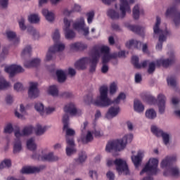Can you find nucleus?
I'll return each mask as SVG.
<instances>
[{
    "mask_svg": "<svg viewBox=\"0 0 180 180\" xmlns=\"http://www.w3.org/2000/svg\"><path fill=\"white\" fill-rule=\"evenodd\" d=\"M81 141L83 144H88V143H91L94 141V135L92 131H87L86 134H82Z\"/></svg>",
    "mask_w": 180,
    "mask_h": 180,
    "instance_id": "nucleus-28",
    "label": "nucleus"
},
{
    "mask_svg": "<svg viewBox=\"0 0 180 180\" xmlns=\"http://www.w3.org/2000/svg\"><path fill=\"white\" fill-rule=\"evenodd\" d=\"M14 89L17 91V92H20V91H23V84L20 82H18L14 84Z\"/></svg>",
    "mask_w": 180,
    "mask_h": 180,
    "instance_id": "nucleus-62",
    "label": "nucleus"
},
{
    "mask_svg": "<svg viewBox=\"0 0 180 180\" xmlns=\"http://www.w3.org/2000/svg\"><path fill=\"white\" fill-rule=\"evenodd\" d=\"M167 54L169 56V58H160L156 60L157 67H161L162 65L164 68H168L169 65H172V64L175 63V51H170Z\"/></svg>",
    "mask_w": 180,
    "mask_h": 180,
    "instance_id": "nucleus-11",
    "label": "nucleus"
},
{
    "mask_svg": "<svg viewBox=\"0 0 180 180\" xmlns=\"http://www.w3.org/2000/svg\"><path fill=\"white\" fill-rule=\"evenodd\" d=\"M62 122L63 124V131H65V138L75 136V131L70 128V117L65 113L63 115Z\"/></svg>",
    "mask_w": 180,
    "mask_h": 180,
    "instance_id": "nucleus-14",
    "label": "nucleus"
},
{
    "mask_svg": "<svg viewBox=\"0 0 180 180\" xmlns=\"http://www.w3.org/2000/svg\"><path fill=\"white\" fill-rule=\"evenodd\" d=\"M128 29L137 34H142V33H144V30H146L144 27L139 25H129Z\"/></svg>",
    "mask_w": 180,
    "mask_h": 180,
    "instance_id": "nucleus-32",
    "label": "nucleus"
},
{
    "mask_svg": "<svg viewBox=\"0 0 180 180\" xmlns=\"http://www.w3.org/2000/svg\"><path fill=\"white\" fill-rule=\"evenodd\" d=\"M160 137H162L165 146H169V134L168 133L163 132Z\"/></svg>",
    "mask_w": 180,
    "mask_h": 180,
    "instance_id": "nucleus-52",
    "label": "nucleus"
},
{
    "mask_svg": "<svg viewBox=\"0 0 180 180\" xmlns=\"http://www.w3.org/2000/svg\"><path fill=\"white\" fill-rule=\"evenodd\" d=\"M91 58L84 57L79 59L76 63H75V67L77 70H86L88 68V64L91 63Z\"/></svg>",
    "mask_w": 180,
    "mask_h": 180,
    "instance_id": "nucleus-19",
    "label": "nucleus"
},
{
    "mask_svg": "<svg viewBox=\"0 0 180 180\" xmlns=\"http://www.w3.org/2000/svg\"><path fill=\"white\" fill-rule=\"evenodd\" d=\"M5 133H8V134H11V133L13 132V126H12V124L8 123L4 128Z\"/></svg>",
    "mask_w": 180,
    "mask_h": 180,
    "instance_id": "nucleus-59",
    "label": "nucleus"
},
{
    "mask_svg": "<svg viewBox=\"0 0 180 180\" xmlns=\"http://www.w3.org/2000/svg\"><path fill=\"white\" fill-rule=\"evenodd\" d=\"M65 113H69L70 116H81L82 111L77 108L75 103L70 102L65 105L63 108Z\"/></svg>",
    "mask_w": 180,
    "mask_h": 180,
    "instance_id": "nucleus-16",
    "label": "nucleus"
},
{
    "mask_svg": "<svg viewBox=\"0 0 180 180\" xmlns=\"http://www.w3.org/2000/svg\"><path fill=\"white\" fill-rule=\"evenodd\" d=\"M56 108H54V107H47L44 109V116H46V115H51V113H53V112H55Z\"/></svg>",
    "mask_w": 180,
    "mask_h": 180,
    "instance_id": "nucleus-63",
    "label": "nucleus"
},
{
    "mask_svg": "<svg viewBox=\"0 0 180 180\" xmlns=\"http://www.w3.org/2000/svg\"><path fill=\"white\" fill-rule=\"evenodd\" d=\"M172 17V20L174 21V23L175 26L178 27L180 25V11H176V8H175L174 6H171L167 8L166 13H165V16L167 18H169V16Z\"/></svg>",
    "mask_w": 180,
    "mask_h": 180,
    "instance_id": "nucleus-12",
    "label": "nucleus"
},
{
    "mask_svg": "<svg viewBox=\"0 0 180 180\" xmlns=\"http://www.w3.org/2000/svg\"><path fill=\"white\" fill-rule=\"evenodd\" d=\"M65 49V45L63 43H57L53 46L49 47L48 52L46 53V60L51 61L56 56V53H60V51H64Z\"/></svg>",
    "mask_w": 180,
    "mask_h": 180,
    "instance_id": "nucleus-10",
    "label": "nucleus"
},
{
    "mask_svg": "<svg viewBox=\"0 0 180 180\" xmlns=\"http://www.w3.org/2000/svg\"><path fill=\"white\" fill-rule=\"evenodd\" d=\"M53 37V40L55 41V44H57V43H60V42H57L58 41V40H60V30H58V29L55 30V31L53 33L52 35Z\"/></svg>",
    "mask_w": 180,
    "mask_h": 180,
    "instance_id": "nucleus-54",
    "label": "nucleus"
},
{
    "mask_svg": "<svg viewBox=\"0 0 180 180\" xmlns=\"http://www.w3.org/2000/svg\"><path fill=\"white\" fill-rule=\"evenodd\" d=\"M42 15L48 20V22L54 21V13L49 11L48 9L44 8L42 10Z\"/></svg>",
    "mask_w": 180,
    "mask_h": 180,
    "instance_id": "nucleus-34",
    "label": "nucleus"
},
{
    "mask_svg": "<svg viewBox=\"0 0 180 180\" xmlns=\"http://www.w3.org/2000/svg\"><path fill=\"white\" fill-rule=\"evenodd\" d=\"M86 16H87V23H89V25H91V23L94 22V18H95V12L89 11V13H86Z\"/></svg>",
    "mask_w": 180,
    "mask_h": 180,
    "instance_id": "nucleus-55",
    "label": "nucleus"
},
{
    "mask_svg": "<svg viewBox=\"0 0 180 180\" xmlns=\"http://www.w3.org/2000/svg\"><path fill=\"white\" fill-rule=\"evenodd\" d=\"M113 164L116 166V169L119 175H129V167L126 161L122 159H116L114 162L113 160H108L107 162L108 167H110Z\"/></svg>",
    "mask_w": 180,
    "mask_h": 180,
    "instance_id": "nucleus-7",
    "label": "nucleus"
},
{
    "mask_svg": "<svg viewBox=\"0 0 180 180\" xmlns=\"http://www.w3.org/2000/svg\"><path fill=\"white\" fill-rule=\"evenodd\" d=\"M145 116L147 117V119H150V120H153V119H155L157 117V112H155V110L150 108L146 111Z\"/></svg>",
    "mask_w": 180,
    "mask_h": 180,
    "instance_id": "nucleus-39",
    "label": "nucleus"
},
{
    "mask_svg": "<svg viewBox=\"0 0 180 180\" xmlns=\"http://www.w3.org/2000/svg\"><path fill=\"white\" fill-rule=\"evenodd\" d=\"M91 133L92 134H94L95 137H102V136H103V132L99 129H95Z\"/></svg>",
    "mask_w": 180,
    "mask_h": 180,
    "instance_id": "nucleus-61",
    "label": "nucleus"
},
{
    "mask_svg": "<svg viewBox=\"0 0 180 180\" xmlns=\"http://www.w3.org/2000/svg\"><path fill=\"white\" fill-rule=\"evenodd\" d=\"M132 141V134H127L124 136L122 139L109 141L105 146V151L107 153H112V151H122V150L126 148L127 143H131Z\"/></svg>",
    "mask_w": 180,
    "mask_h": 180,
    "instance_id": "nucleus-3",
    "label": "nucleus"
},
{
    "mask_svg": "<svg viewBox=\"0 0 180 180\" xmlns=\"http://www.w3.org/2000/svg\"><path fill=\"white\" fill-rule=\"evenodd\" d=\"M47 130V127L41 126L40 124H37L35 128V134L37 136H43Z\"/></svg>",
    "mask_w": 180,
    "mask_h": 180,
    "instance_id": "nucleus-38",
    "label": "nucleus"
},
{
    "mask_svg": "<svg viewBox=\"0 0 180 180\" xmlns=\"http://www.w3.org/2000/svg\"><path fill=\"white\" fill-rule=\"evenodd\" d=\"M160 25H161V18L157 16L156 22L153 26V38H158V41L156 44V50L158 51L162 50V44L164 41H167V37L171 36V31L168 30H161V28H160Z\"/></svg>",
    "mask_w": 180,
    "mask_h": 180,
    "instance_id": "nucleus-2",
    "label": "nucleus"
},
{
    "mask_svg": "<svg viewBox=\"0 0 180 180\" xmlns=\"http://www.w3.org/2000/svg\"><path fill=\"white\" fill-rule=\"evenodd\" d=\"M15 136V139L13 144V154H19L20 151H22V141H20V138L22 134H20V131L17 130L14 132Z\"/></svg>",
    "mask_w": 180,
    "mask_h": 180,
    "instance_id": "nucleus-18",
    "label": "nucleus"
},
{
    "mask_svg": "<svg viewBox=\"0 0 180 180\" xmlns=\"http://www.w3.org/2000/svg\"><path fill=\"white\" fill-rule=\"evenodd\" d=\"M120 112V107L119 105H113L111 106L108 112L105 113V118L110 120V119H113V117H116L117 115Z\"/></svg>",
    "mask_w": 180,
    "mask_h": 180,
    "instance_id": "nucleus-25",
    "label": "nucleus"
},
{
    "mask_svg": "<svg viewBox=\"0 0 180 180\" xmlns=\"http://www.w3.org/2000/svg\"><path fill=\"white\" fill-rule=\"evenodd\" d=\"M75 30H82L83 36L88 37L89 36V27L85 26V20L81 17L79 20L73 24Z\"/></svg>",
    "mask_w": 180,
    "mask_h": 180,
    "instance_id": "nucleus-15",
    "label": "nucleus"
},
{
    "mask_svg": "<svg viewBox=\"0 0 180 180\" xmlns=\"http://www.w3.org/2000/svg\"><path fill=\"white\" fill-rule=\"evenodd\" d=\"M9 0H0V6L2 9H8Z\"/></svg>",
    "mask_w": 180,
    "mask_h": 180,
    "instance_id": "nucleus-60",
    "label": "nucleus"
},
{
    "mask_svg": "<svg viewBox=\"0 0 180 180\" xmlns=\"http://www.w3.org/2000/svg\"><path fill=\"white\" fill-rule=\"evenodd\" d=\"M40 63H41L40 58H34L31 60H25L24 65L26 68H32L33 67H39Z\"/></svg>",
    "mask_w": 180,
    "mask_h": 180,
    "instance_id": "nucleus-29",
    "label": "nucleus"
},
{
    "mask_svg": "<svg viewBox=\"0 0 180 180\" xmlns=\"http://www.w3.org/2000/svg\"><path fill=\"white\" fill-rule=\"evenodd\" d=\"M120 13L113 9H110L107 12L108 16L111 19H123V18H126V13H131V9H130V5H129L127 0H120Z\"/></svg>",
    "mask_w": 180,
    "mask_h": 180,
    "instance_id": "nucleus-4",
    "label": "nucleus"
},
{
    "mask_svg": "<svg viewBox=\"0 0 180 180\" xmlns=\"http://www.w3.org/2000/svg\"><path fill=\"white\" fill-rule=\"evenodd\" d=\"M34 138H30L27 141V148L30 150V151H34L37 148V145H36Z\"/></svg>",
    "mask_w": 180,
    "mask_h": 180,
    "instance_id": "nucleus-37",
    "label": "nucleus"
},
{
    "mask_svg": "<svg viewBox=\"0 0 180 180\" xmlns=\"http://www.w3.org/2000/svg\"><path fill=\"white\" fill-rule=\"evenodd\" d=\"M69 47L72 51H84L88 49V45L84 42L77 41L70 44Z\"/></svg>",
    "mask_w": 180,
    "mask_h": 180,
    "instance_id": "nucleus-26",
    "label": "nucleus"
},
{
    "mask_svg": "<svg viewBox=\"0 0 180 180\" xmlns=\"http://www.w3.org/2000/svg\"><path fill=\"white\" fill-rule=\"evenodd\" d=\"M32 132L33 127H26L22 129V132H20V134H22V137H23V136H29V134H32Z\"/></svg>",
    "mask_w": 180,
    "mask_h": 180,
    "instance_id": "nucleus-51",
    "label": "nucleus"
},
{
    "mask_svg": "<svg viewBox=\"0 0 180 180\" xmlns=\"http://www.w3.org/2000/svg\"><path fill=\"white\" fill-rule=\"evenodd\" d=\"M32 53V47L30 46H27L24 48L21 53V56L22 58H29Z\"/></svg>",
    "mask_w": 180,
    "mask_h": 180,
    "instance_id": "nucleus-41",
    "label": "nucleus"
},
{
    "mask_svg": "<svg viewBox=\"0 0 180 180\" xmlns=\"http://www.w3.org/2000/svg\"><path fill=\"white\" fill-rule=\"evenodd\" d=\"M117 91V84L115 82L110 85V95H115Z\"/></svg>",
    "mask_w": 180,
    "mask_h": 180,
    "instance_id": "nucleus-58",
    "label": "nucleus"
},
{
    "mask_svg": "<svg viewBox=\"0 0 180 180\" xmlns=\"http://www.w3.org/2000/svg\"><path fill=\"white\" fill-rule=\"evenodd\" d=\"M167 81L169 86H171V88L176 86V80L175 78L170 77L167 78Z\"/></svg>",
    "mask_w": 180,
    "mask_h": 180,
    "instance_id": "nucleus-56",
    "label": "nucleus"
},
{
    "mask_svg": "<svg viewBox=\"0 0 180 180\" xmlns=\"http://www.w3.org/2000/svg\"><path fill=\"white\" fill-rule=\"evenodd\" d=\"M32 158L39 161H47L48 162H56L60 160V158L57 156V155H55L54 152H50L42 156H40L38 154H34L32 155Z\"/></svg>",
    "mask_w": 180,
    "mask_h": 180,
    "instance_id": "nucleus-13",
    "label": "nucleus"
},
{
    "mask_svg": "<svg viewBox=\"0 0 180 180\" xmlns=\"http://www.w3.org/2000/svg\"><path fill=\"white\" fill-rule=\"evenodd\" d=\"M30 23H39L40 22V18H39V15L37 14H32L28 18Z\"/></svg>",
    "mask_w": 180,
    "mask_h": 180,
    "instance_id": "nucleus-53",
    "label": "nucleus"
},
{
    "mask_svg": "<svg viewBox=\"0 0 180 180\" xmlns=\"http://www.w3.org/2000/svg\"><path fill=\"white\" fill-rule=\"evenodd\" d=\"M108 92H109L108 86H101L99 89L100 96L97 98L96 100H94V96L89 94L86 97V98H84V101L87 103H93L96 106H101V108H108V106H110V105L112 103H116L117 105L118 103H120V101L126 99V94L124 93H120L116 99L112 101L108 96Z\"/></svg>",
    "mask_w": 180,
    "mask_h": 180,
    "instance_id": "nucleus-1",
    "label": "nucleus"
},
{
    "mask_svg": "<svg viewBox=\"0 0 180 180\" xmlns=\"http://www.w3.org/2000/svg\"><path fill=\"white\" fill-rule=\"evenodd\" d=\"M100 54H103L102 56V67L101 68V71L102 74H108L109 72V65H108V63L112 60V58H115L117 57L116 54H110V49L109 46H100Z\"/></svg>",
    "mask_w": 180,
    "mask_h": 180,
    "instance_id": "nucleus-5",
    "label": "nucleus"
},
{
    "mask_svg": "<svg viewBox=\"0 0 180 180\" xmlns=\"http://www.w3.org/2000/svg\"><path fill=\"white\" fill-rule=\"evenodd\" d=\"M158 167V160L157 158H150L146 163L143 169L140 172V175L146 174V175H154L157 174Z\"/></svg>",
    "mask_w": 180,
    "mask_h": 180,
    "instance_id": "nucleus-8",
    "label": "nucleus"
},
{
    "mask_svg": "<svg viewBox=\"0 0 180 180\" xmlns=\"http://www.w3.org/2000/svg\"><path fill=\"white\" fill-rule=\"evenodd\" d=\"M134 109L138 113H143L144 112V105L139 100H134Z\"/></svg>",
    "mask_w": 180,
    "mask_h": 180,
    "instance_id": "nucleus-33",
    "label": "nucleus"
},
{
    "mask_svg": "<svg viewBox=\"0 0 180 180\" xmlns=\"http://www.w3.org/2000/svg\"><path fill=\"white\" fill-rule=\"evenodd\" d=\"M63 30H71V25H74V21L72 19H68L67 18H65L63 19Z\"/></svg>",
    "mask_w": 180,
    "mask_h": 180,
    "instance_id": "nucleus-42",
    "label": "nucleus"
},
{
    "mask_svg": "<svg viewBox=\"0 0 180 180\" xmlns=\"http://www.w3.org/2000/svg\"><path fill=\"white\" fill-rule=\"evenodd\" d=\"M65 151L68 157H71V155L77 153V148H75V146H67Z\"/></svg>",
    "mask_w": 180,
    "mask_h": 180,
    "instance_id": "nucleus-50",
    "label": "nucleus"
},
{
    "mask_svg": "<svg viewBox=\"0 0 180 180\" xmlns=\"http://www.w3.org/2000/svg\"><path fill=\"white\" fill-rule=\"evenodd\" d=\"M34 109L41 115V116H44V105L41 103H36L34 105Z\"/></svg>",
    "mask_w": 180,
    "mask_h": 180,
    "instance_id": "nucleus-44",
    "label": "nucleus"
},
{
    "mask_svg": "<svg viewBox=\"0 0 180 180\" xmlns=\"http://www.w3.org/2000/svg\"><path fill=\"white\" fill-rule=\"evenodd\" d=\"M56 77L58 78V81L60 83L65 82V79H67V76L65 75V72L63 70H56Z\"/></svg>",
    "mask_w": 180,
    "mask_h": 180,
    "instance_id": "nucleus-36",
    "label": "nucleus"
},
{
    "mask_svg": "<svg viewBox=\"0 0 180 180\" xmlns=\"http://www.w3.org/2000/svg\"><path fill=\"white\" fill-rule=\"evenodd\" d=\"M165 102H167V97L164 94H159L158 96V112L160 115L165 113Z\"/></svg>",
    "mask_w": 180,
    "mask_h": 180,
    "instance_id": "nucleus-22",
    "label": "nucleus"
},
{
    "mask_svg": "<svg viewBox=\"0 0 180 180\" xmlns=\"http://www.w3.org/2000/svg\"><path fill=\"white\" fill-rule=\"evenodd\" d=\"M66 139V143L67 147H75V142L74 141V138L67 136Z\"/></svg>",
    "mask_w": 180,
    "mask_h": 180,
    "instance_id": "nucleus-57",
    "label": "nucleus"
},
{
    "mask_svg": "<svg viewBox=\"0 0 180 180\" xmlns=\"http://www.w3.org/2000/svg\"><path fill=\"white\" fill-rule=\"evenodd\" d=\"M131 63L134 65L135 68H146L148 64V74H153L155 71V63L150 62L148 60H144L141 64L139 63V57L133 56Z\"/></svg>",
    "mask_w": 180,
    "mask_h": 180,
    "instance_id": "nucleus-9",
    "label": "nucleus"
},
{
    "mask_svg": "<svg viewBox=\"0 0 180 180\" xmlns=\"http://www.w3.org/2000/svg\"><path fill=\"white\" fill-rule=\"evenodd\" d=\"M89 56L91 58L90 60L89 71L90 74H94L96 71V67L101 58V45H95L90 51Z\"/></svg>",
    "mask_w": 180,
    "mask_h": 180,
    "instance_id": "nucleus-6",
    "label": "nucleus"
},
{
    "mask_svg": "<svg viewBox=\"0 0 180 180\" xmlns=\"http://www.w3.org/2000/svg\"><path fill=\"white\" fill-rule=\"evenodd\" d=\"M48 93L52 96H58V88L56 85L50 86L48 89Z\"/></svg>",
    "mask_w": 180,
    "mask_h": 180,
    "instance_id": "nucleus-45",
    "label": "nucleus"
},
{
    "mask_svg": "<svg viewBox=\"0 0 180 180\" xmlns=\"http://www.w3.org/2000/svg\"><path fill=\"white\" fill-rule=\"evenodd\" d=\"M151 131L157 137H161V136L164 133V131L162 130L161 129L158 128L157 126H152Z\"/></svg>",
    "mask_w": 180,
    "mask_h": 180,
    "instance_id": "nucleus-47",
    "label": "nucleus"
},
{
    "mask_svg": "<svg viewBox=\"0 0 180 180\" xmlns=\"http://www.w3.org/2000/svg\"><path fill=\"white\" fill-rule=\"evenodd\" d=\"M6 34L8 40H9L10 41H13L14 40V44H19V41H20V39L16 37V32L8 30L6 32Z\"/></svg>",
    "mask_w": 180,
    "mask_h": 180,
    "instance_id": "nucleus-30",
    "label": "nucleus"
},
{
    "mask_svg": "<svg viewBox=\"0 0 180 180\" xmlns=\"http://www.w3.org/2000/svg\"><path fill=\"white\" fill-rule=\"evenodd\" d=\"M144 157V151L139 150L137 155L131 156V160L134 163V165H135L136 168H139L140 165H141V160H143V158Z\"/></svg>",
    "mask_w": 180,
    "mask_h": 180,
    "instance_id": "nucleus-27",
    "label": "nucleus"
},
{
    "mask_svg": "<svg viewBox=\"0 0 180 180\" xmlns=\"http://www.w3.org/2000/svg\"><path fill=\"white\" fill-rule=\"evenodd\" d=\"M18 23L21 30H25V29H27L26 25H25V18H21L19 20Z\"/></svg>",
    "mask_w": 180,
    "mask_h": 180,
    "instance_id": "nucleus-64",
    "label": "nucleus"
},
{
    "mask_svg": "<svg viewBox=\"0 0 180 180\" xmlns=\"http://www.w3.org/2000/svg\"><path fill=\"white\" fill-rule=\"evenodd\" d=\"M4 71L5 72H7V74H9L10 77H15L16 74L25 72V69L18 65H11L9 66H6L4 68Z\"/></svg>",
    "mask_w": 180,
    "mask_h": 180,
    "instance_id": "nucleus-17",
    "label": "nucleus"
},
{
    "mask_svg": "<svg viewBox=\"0 0 180 180\" xmlns=\"http://www.w3.org/2000/svg\"><path fill=\"white\" fill-rule=\"evenodd\" d=\"M132 13H133V18L135 20H137L140 18V6H139V5H136L133 10H132Z\"/></svg>",
    "mask_w": 180,
    "mask_h": 180,
    "instance_id": "nucleus-49",
    "label": "nucleus"
},
{
    "mask_svg": "<svg viewBox=\"0 0 180 180\" xmlns=\"http://www.w3.org/2000/svg\"><path fill=\"white\" fill-rule=\"evenodd\" d=\"M87 158L88 156L86 155V152L82 150L79 152L78 158H75V161L77 162V164H84V162L86 161Z\"/></svg>",
    "mask_w": 180,
    "mask_h": 180,
    "instance_id": "nucleus-31",
    "label": "nucleus"
},
{
    "mask_svg": "<svg viewBox=\"0 0 180 180\" xmlns=\"http://www.w3.org/2000/svg\"><path fill=\"white\" fill-rule=\"evenodd\" d=\"M65 37L68 40H72L75 37V32L72 30H65Z\"/></svg>",
    "mask_w": 180,
    "mask_h": 180,
    "instance_id": "nucleus-48",
    "label": "nucleus"
},
{
    "mask_svg": "<svg viewBox=\"0 0 180 180\" xmlns=\"http://www.w3.org/2000/svg\"><path fill=\"white\" fill-rule=\"evenodd\" d=\"M27 32L34 37V39H39L40 37V33L36 30V28L30 26L27 27Z\"/></svg>",
    "mask_w": 180,
    "mask_h": 180,
    "instance_id": "nucleus-40",
    "label": "nucleus"
},
{
    "mask_svg": "<svg viewBox=\"0 0 180 180\" xmlns=\"http://www.w3.org/2000/svg\"><path fill=\"white\" fill-rule=\"evenodd\" d=\"M126 47L128 49H131L132 47L134 49H140L141 47V42L131 39L126 43Z\"/></svg>",
    "mask_w": 180,
    "mask_h": 180,
    "instance_id": "nucleus-35",
    "label": "nucleus"
},
{
    "mask_svg": "<svg viewBox=\"0 0 180 180\" xmlns=\"http://www.w3.org/2000/svg\"><path fill=\"white\" fill-rule=\"evenodd\" d=\"M37 82H31L30 84V88L28 90V96L30 98L34 99L37 98L39 95V89L37 88Z\"/></svg>",
    "mask_w": 180,
    "mask_h": 180,
    "instance_id": "nucleus-24",
    "label": "nucleus"
},
{
    "mask_svg": "<svg viewBox=\"0 0 180 180\" xmlns=\"http://www.w3.org/2000/svg\"><path fill=\"white\" fill-rule=\"evenodd\" d=\"M11 167H12V161L10 159H5L0 163V169L11 168Z\"/></svg>",
    "mask_w": 180,
    "mask_h": 180,
    "instance_id": "nucleus-46",
    "label": "nucleus"
},
{
    "mask_svg": "<svg viewBox=\"0 0 180 180\" xmlns=\"http://www.w3.org/2000/svg\"><path fill=\"white\" fill-rule=\"evenodd\" d=\"M11 85L5 78L0 77V89L5 90L11 88Z\"/></svg>",
    "mask_w": 180,
    "mask_h": 180,
    "instance_id": "nucleus-43",
    "label": "nucleus"
},
{
    "mask_svg": "<svg viewBox=\"0 0 180 180\" xmlns=\"http://www.w3.org/2000/svg\"><path fill=\"white\" fill-rule=\"evenodd\" d=\"M46 168L45 165H40L38 167L36 166H30L27 167H23L21 170L22 174H36L37 172H40V171H43Z\"/></svg>",
    "mask_w": 180,
    "mask_h": 180,
    "instance_id": "nucleus-23",
    "label": "nucleus"
},
{
    "mask_svg": "<svg viewBox=\"0 0 180 180\" xmlns=\"http://www.w3.org/2000/svg\"><path fill=\"white\" fill-rule=\"evenodd\" d=\"M163 175L164 176H173L174 178H179V167H178V166L170 167L164 172Z\"/></svg>",
    "mask_w": 180,
    "mask_h": 180,
    "instance_id": "nucleus-21",
    "label": "nucleus"
},
{
    "mask_svg": "<svg viewBox=\"0 0 180 180\" xmlns=\"http://www.w3.org/2000/svg\"><path fill=\"white\" fill-rule=\"evenodd\" d=\"M178 160V157L176 155H173L171 156H167L165 159H163L160 163L161 168H171V165L172 162H176Z\"/></svg>",
    "mask_w": 180,
    "mask_h": 180,
    "instance_id": "nucleus-20",
    "label": "nucleus"
}]
</instances>
